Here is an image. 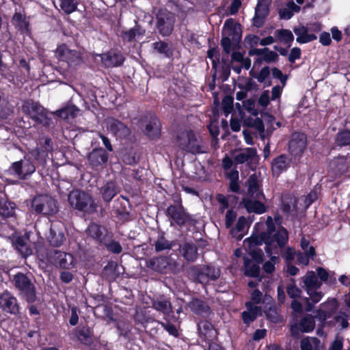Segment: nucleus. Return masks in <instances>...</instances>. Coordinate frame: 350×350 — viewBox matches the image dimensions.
Returning <instances> with one entry per match:
<instances>
[{"label":"nucleus","instance_id":"49","mask_svg":"<svg viewBox=\"0 0 350 350\" xmlns=\"http://www.w3.org/2000/svg\"><path fill=\"white\" fill-rule=\"evenodd\" d=\"M145 31L142 29L139 26L136 25L135 27L124 32V38L129 41L133 40L135 37L143 36Z\"/></svg>","mask_w":350,"mask_h":350},{"label":"nucleus","instance_id":"28","mask_svg":"<svg viewBox=\"0 0 350 350\" xmlns=\"http://www.w3.org/2000/svg\"><path fill=\"white\" fill-rule=\"evenodd\" d=\"M290 165V159L284 154L280 155L273 159L271 169L273 174L279 175L285 171Z\"/></svg>","mask_w":350,"mask_h":350},{"label":"nucleus","instance_id":"19","mask_svg":"<svg viewBox=\"0 0 350 350\" xmlns=\"http://www.w3.org/2000/svg\"><path fill=\"white\" fill-rule=\"evenodd\" d=\"M222 36L230 37L234 42H238L241 38V25L232 18L227 19L223 27Z\"/></svg>","mask_w":350,"mask_h":350},{"label":"nucleus","instance_id":"9","mask_svg":"<svg viewBox=\"0 0 350 350\" xmlns=\"http://www.w3.org/2000/svg\"><path fill=\"white\" fill-rule=\"evenodd\" d=\"M35 170L36 167L32 162L28 159H24L14 162L7 170V174L19 179H25Z\"/></svg>","mask_w":350,"mask_h":350},{"label":"nucleus","instance_id":"16","mask_svg":"<svg viewBox=\"0 0 350 350\" xmlns=\"http://www.w3.org/2000/svg\"><path fill=\"white\" fill-rule=\"evenodd\" d=\"M175 262L169 257L159 256L150 258L147 262V266L151 269L160 272L165 273L168 270H173Z\"/></svg>","mask_w":350,"mask_h":350},{"label":"nucleus","instance_id":"60","mask_svg":"<svg viewBox=\"0 0 350 350\" xmlns=\"http://www.w3.org/2000/svg\"><path fill=\"white\" fill-rule=\"evenodd\" d=\"M245 109L252 115L257 114L256 109H255V102L253 100L249 99L243 103Z\"/></svg>","mask_w":350,"mask_h":350},{"label":"nucleus","instance_id":"40","mask_svg":"<svg viewBox=\"0 0 350 350\" xmlns=\"http://www.w3.org/2000/svg\"><path fill=\"white\" fill-rule=\"evenodd\" d=\"M79 110L74 105H69L54 112L57 116L64 119L73 118L77 114Z\"/></svg>","mask_w":350,"mask_h":350},{"label":"nucleus","instance_id":"11","mask_svg":"<svg viewBox=\"0 0 350 350\" xmlns=\"http://www.w3.org/2000/svg\"><path fill=\"white\" fill-rule=\"evenodd\" d=\"M175 22L174 15L166 10H161L157 15V27L163 36H169L173 31Z\"/></svg>","mask_w":350,"mask_h":350},{"label":"nucleus","instance_id":"13","mask_svg":"<svg viewBox=\"0 0 350 350\" xmlns=\"http://www.w3.org/2000/svg\"><path fill=\"white\" fill-rule=\"evenodd\" d=\"M307 146V137L303 133H294L288 142V150L294 158L302 156Z\"/></svg>","mask_w":350,"mask_h":350},{"label":"nucleus","instance_id":"43","mask_svg":"<svg viewBox=\"0 0 350 350\" xmlns=\"http://www.w3.org/2000/svg\"><path fill=\"white\" fill-rule=\"evenodd\" d=\"M275 35L278 38V40L287 44L288 46L291 45V43L293 41L294 36L292 32L288 29H279L275 32Z\"/></svg>","mask_w":350,"mask_h":350},{"label":"nucleus","instance_id":"15","mask_svg":"<svg viewBox=\"0 0 350 350\" xmlns=\"http://www.w3.org/2000/svg\"><path fill=\"white\" fill-rule=\"evenodd\" d=\"M167 215L178 226H181L191 221V217L185 211L180 204L170 205L167 208Z\"/></svg>","mask_w":350,"mask_h":350},{"label":"nucleus","instance_id":"34","mask_svg":"<svg viewBox=\"0 0 350 350\" xmlns=\"http://www.w3.org/2000/svg\"><path fill=\"white\" fill-rule=\"evenodd\" d=\"M246 307L247 310L243 312L242 318L245 323L250 324L254 321L260 312V308L257 306H254L251 302L246 303Z\"/></svg>","mask_w":350,"mask_h":350},{"label":"nucleus","instance_id":"6","mask_svg":"<svg viewBox=\"0 0 350 350\" xmlns=\"http://www.w3.org/2000/svg\"><path fill=\"white\" fill-rule=\"evenodd\" d=\"M304 288L306 291L310 299L314 304H317L322 299L323 294L319 288L321 282H319L315 273L312 271H308L302 278Z\"/></svg>","mask_w":350,"mask_h":350},{"label":"nucleus","instance_id":"18","mask_svg":"<svg viewBox=\"0 0 350 350\" xmlns=\"http://www.w3.org/2000/svg\"><path fill=\"white\" fill-rule=\"evenodd\" d=\"M330 170L336 176L350 172V156H342L335 158L330 163Z\"/></svg>","mask_w":350,"mask_h":350},{"label":"nucleus","instance_id":"55","mask_svg":"<svg viewBox=\"0 0 350 350\" xmlns=\"http://www.w3.org/2000/svg\"><path fill=\"white\" fill-rule=\"evenodd\" d=\"M278 55L276 53L272 51H269L268 48H267V51H265L263 55V60L266 62H275L278 59Z\"/></svg>","mask_w":350,"mask_h":350},{"label":"nucleus","instance_id":"12","mask_svg":"<svg viewBox=\"0 0 350 350\" xmlns=\"http://www.w3.org/2000/svg\"><path fill=\"white\" fill-rule=\"evenodd\" d=\"M182 139L188 141V143L181 142L180 149L193 154H200L205 152L202 142L200 139L197 138L192 131H183V138Z\"/></svg>","mask_w":350,"mask_h":350},{"label":"nucleus","instance_id":"50","mask_svg":"<svg viewBox=\"0 0 350 350\" xmlns=\"http://www.w3.org/2000/svg\"><path fill=\"white\" fill-rule=\"evenodd\" d=\"M152 46L154 50L166 57H169L171 54L168 44L164 42H156L152 44Z\"/></svg>","mask_w":350,"mask_h":350},{"label":"nucleus","instance_id":"29","mask_svg":"<svg viewBox=\"0 0 350 350\" xmlns=\"http://www.w3.org/2000/svg\"><path fill=\"white\" fill-rule=\"evenodd\" d=\"M88 235L93 239L102 242L106 234V229L97 224L92 223L86 230Z\"/></svg>","mask_w":350,"mask_h":350},{"label":"nucleus","instance_id":"32","mask_svg":"<svg viewBox=\"0 0 350 350\" xmlns=\"http://www.w3.org/2000/svg\"><path fill=\"white\" fill-rule=\"evenodd\" d=\"M261 199H244L243 203L249 213L262 214L266 211L265 205L260 202Z\"/></svg>","mask_w":350,"mask_h":350},{"label":"nucleus","instance_id":"36","mask_svg":"<svg viewBox=\"0 0 350 350\" xmlns=\"http://www.w3.org/2000/svg\"><path fill=\"white\" fill-rule=\"evenodd\" d=\"M152 306L154 309L162 312L163 314H170L172 312L171 303L163 297L154 299L152 302Z\"/></svg>","mask_w":350,"mask_h":350},{"label":"nucleus","instance_id":"63","mask_svg":"<svg viewBox=\"0 0 350 350\" xmlns=\"http://www.w3.org/2000/svg\"><path fill=\"white\" fill-rule=\"evenodd\" d=\"M271 74L274 78L278 79L280 80L281 83L283 84V85H285L286 77L283 75L281 70L276 68H273L271 70Z\"/></svg>","mask_w":350,"mask_h":350},{"label":"nucleus","instance_id":"61","mask_svg":"<svg viewBox=\"0 0 350 350\" xmlns=\"http://www.w3.org/2000/svg\"><path fill=\"white\" fill-rule=\"evenodd\" d=\"M343 347V340L341 338L336 337L332 342L328 350H342Z\"/></svg>","mask_w":350,"mask_h":350},{"label":"nucleus","instance_id":"57","mask_svg":"<svg viewBox=\"0 0 350 350\" xmlns=\"http://www.w3.org/2000/svg\"><path fill=\"white\" fill-rule=\"evenodd\" d=\"M234 42L231 38L227 36H222L221 46L224 51L227 53L231 51L232 42Z\"/></svg>","mask_w":350,"mask_h":350},{"label":"nucleus","instance_id":"47","mask_svg":"<svg viewBox=\"0 0 350 350\" xmlns=\"http://www.w3.org/2000/svg\"><path fill=\"white\" fill-rule=\"evenodd\" d=\"M336 142L340 146L350 145V131L344 130L338 132L336 135Z\"/></svg>","mask_w":350,"mask_h":350},{"label":"nucleus","instance_id":"21","mask_svg":"<svg viewBox=\"0 0 350 350\" xmlns=\"http://www.w3.org/2000/svg\"><path fill=\"white\" fill-rule=\"evenodd\" d=\"M314 327L315 321L313 317L307 315L301 319L298 324L291 326V334L293 336H297L299 331L305 333L310 332L314 329Z\"/></svg>","mask_w":350,"mask_h":350},{"label":"nucleus","instance_id":"48","mask_svg":"<svg viewBox=\"0 0 350 350\" xmlns=\"http://www.w3.org/2000/svg\"><path fill=\"white\" fill-rule=\"evenodd\" d=\"M315 255V250L314 247H310L308 252L303 253H298L297 254V261L304 265H307L309 263V258H313Z\"/></svg>","mask_w":350,"mask_h":350},{"label":"nucleus","instance_id":"20","mask_svg":"<svg viewBox=\"0 0 350 350\" xmlns=\"http://www.w3.org/2000/svg\"><path fill=\"white\" fill-rule=\"evenodd\" d=\"M269 0H258L255 9V15L253 18V24L257 27H260L265 23L266 17L269 12Z\"/></svg>","mask_w":350,"mask_h":350},{"label":"nucleus","instance_id":"44","mask_svg":"<svg viewBox=\"0 0 350 350\" xmlns=\"http://www.w3.org/2000/svg\"><path fill=\"white\" fill-rule=\"evenodd\" d=\"M155 251L157 252L166 250H170L174 245L173 241L167 240L163 236H159L154 242Z\"/></svg>","mask_w":350,"mask_h":350},{"label":"nucleus","instance_id":"35","mask_svg":"<svg viewBox=\"0 0 350 350\" xmlns=\"http://www.w3.org/2000/svg\"><path fill=\"white\" fill-rule=\"evenodd\" d=\"M321 342L316 337L306 336L300 341L301 350H320Z\"/></svg>","mask_w":350,"mask_h":350},{"label":"nucleus","instance_id":"54","mask_svg":"<svg viewBox=\"0 0 350 350\" xmlns=\"http://www.w3.org/2000/svg\"><path fill=\"white\" fill-rule=\"evenodd\" d=\"M237 217V214L232 210L227 211L225 218V226L226 228H230Z\"/></svg>","mask_w":350,"mask_h":350},{"label":"nucleus","instance_id":"64","mask_svg":"<svg viewBox=\"0 0 350 350\" xmlns=\"http://www.w3.org/2000/svg\"><path fill=\"white\" fill-rule=\"evenodd\" d=\"M270 74V70L268 66L264 67L259 72L257 77L258 81L260 82H264Z\"/></svg>","mask_w":350,"mask_h":350},{"label":"nucleus","instance_id":"5","mask_svg":"<svg viewBox=\"0 0 350 350\" xmlns=\"http://www.w3.org/2000/svg\"><path fill=\"white\" fill-rule=\"evenodd\" d=\"M13 284L22 298L29 303L35 301L36 299L35 286L25 274L21 273L16 274L13 278Z\"/></svg>","mask_w":350,"mask_h":350},{"label":"nucleus","instance_id":"23","mask_svg":"<svg viewBox=\"0 0 350 350\" xmlns=\"http://www.w3.org/2000/svg\"><path fill=\"white\" fill-rule=\"evenodd\" d=\"M108 155L103 148L93 150L88 155V161L93 167L103 165L107 163Z\"/></svg>","mask_w":350,"mask_h":350},{"label":"nucleus","instance_id":"45","mask_svg":"<svg viewBox=\"0 0 350 350\" xmlns=\"http://www.w3.org/2000/svg\"><path fill=\"white\" fill-rule=\"evenodd\" d=\"M13 113V107L9 102L0 96V118L5 119Z\"/></svg>","mask_w":350,"mask_h":350},{"label":"nucleus","instance_id":"26","mask_svg":"<svg viewBox=\"0 0 350 350\" xmlns=\"http://www.w3.org/2000/svg\"><path fill=\"white\" fill-rule=\"evenodd\" d=\"M100 193L103 200L109 202L117 195L118 189L113 181H108L100 189Z\"/></svg>","mask_w":350,"mask_h":350},{"label":"nucleus","instance_id":"27","mask_svg":"<svg viewBox=\"0 0 350 350\" xmlns=\"http://www.w3.org/2000/svg\"><path fill=\"white\" fill-rule=\"evenodd\" d=\"M198 331L205 340H213L217 336V331L213 328V325L207 321H201L198 324Z\"/></svg>","mask_w":350,"mask_h":350},{"label":"nucleus","instance_id":"25","mask_svg":"<svg viewBox=\"0 0 350 350\" xmlns=\"http://www.w3.org/2000/svg\"><path fill=\"white\" fill-rule=\"evenodd\" d=\"M256 156V150L253 148H247L234 152L233 159L237 164H242L252 161Z\"/></svg>","mask_w":350,"mask_h":350},{"label":"nucleus","instance_id":"37","mask_svg":"<svg viewBox=\"0 0 350 350\" xmlns=\"http://www.w3.org/2000/svg\"><path fill=\"white\" fill-rule=\"evenodd\" d=\"M15 204L5 200H0V216L3 218L12 217L15 214Z\"/></svg>","mask_w":350,"mask_h":350},{"label":"nucleus","instance_id":"39","mask_svg":"<svg viewBox=\"0 0 350 350\" xmlns=\"http://www.w3.org/2000/svg\"><path fill=\"white\" fill-rule=\"evenodd\" d=\"M160 122L156 118H152L146 124L145 129L146 134L151 138L159 137L160 133Z\"/></svg>","mask_w":350,"mask_h":350},{"label":"nucleus","instance_id":"17","mask_svg":"<svg viewBox=\"0 0 350 350\" xmlns=\"http://www.w3.org/2000/svg\"><path fill=\"white\" fill-rule=\"evenodd\" d=\"M0 308L5 312L16 314L19 311L17 299L10 292L0 294Z\"/></svg>","mask_w":350,"mask_h":350},{"label":"nucleus","instance_id":"41","mask_svg":"<svg viewBox=\"0 0 350 350\" xmlns=\"http://www.w3.org/2000/svg\"><path fill=\"white\" fill-rule=\"evenodd\" d=\"M191 310L198 314H207L209 312V307L202 301L193 299L190 303Z\"/></svg>","mask_w":350,"mask_h":350},{"label":"nucleus","instance_id":"53","mask_svg":"<svg viewBox=\"0 0 350 350\" xmlns=\"http://www.w3.org/2000/svg\"><path fill=\"white\" fill-rule=\"evenodd\" d=\"M288 296L293 299L300 297L301 291L295 284H288L286 288Z\"/></svg>","mask_w":350,"mask_h":350},{"label":"nucleus","instance_id":"8","mask_svg":"<svg viewBox=\"0 0 350 350\" xmlns=\"http://www.w3.org/2000/svg\"><path fill=\"white\" fill-rule=\"evenodd\" d=\"M46 260L49 263L58 266L62 269H70L75 265V260L72 254L57 250L48 251Z\"/></svg>","mask_w":350,"mask_h":350},{"label":"nucleus","instance_id":"10","mask_svg":"<svg viewBox=\"0 0 350 350\" xmlns=\"http://www.w3.org/2000/svg\"><path fill=\"white\" fill-rule=\"evenodd\" d=\"M321 30V26L318 23L311 24L308 26L299 25L293 29L297 36L296 41L300 44H305L312 42L317 38L316 32Z\"/></svg>","mask_w":350,"mask_h":350},{"label":"nucleus","instance_id":"52","mask_svg":"<svg viewBox=\"0 0 350 350\" xmlns=\"http://www.w3.org/2000/svg\"><path fill=\"white\" fill-rule=\"evenodd\" d=\"M279 258L276 256H272L270 260L266 262L263 265V270L267 273H272L275 269V265L278 261Z\"/></svg>","mask_w":350,"mask_h":350},{"label":"nucleus","instance_id":"24","mask_svg":"<svg viewBox=\"0 0 350 350\" xmlns=\"http://www.w3.org/2000/svg\"><path fill=\"white\" fill-rule=\"evenodd\" d=\"M101 61L106 67H115L120 66L124 60L120 53L109 51L100 55Z\"/></svg>","mask_w":350,"mask_h":350},{"label":"nucleus","instance_id":"56","mask_svg":"<svg viewBox=\"0 0 350 350\" xmlns=\"http://www.w3.org/2000/svg\"><path fill=\"white\" fill-rule=\"evenodd\" d=\"M161 326L172 336H177L178 335V330L175 325L170 323H160Z\"/></svg>","mask_w":350,"mask_h":350},{"label":"nucleus","instance_id":"14","mask_svg":"<svg viewBox=\"0 0 350 350\" xmlns=\"http://www.w3.org/2000/svg\"><path fill=\"white\" fill-rule=\"evenodd\" d=\"M55 54L60 61L67 62L69 66L79 64L82 61L81 52L77 50H72L66 44L59 46L56 49Z\"/></svg>","mask_w":350,"mask_h":350},{"label":"nucleus","instance_id":"30","mask_svg":"<svg viewBox=\"0 0 350 350\" xmlns=\"http://www.w3.org/2000/svg\"><path fill=\"white\" fill-rule=\"evenodd\" d=\"M180 252L187 261H194L198 256L197 247L192 243H185L180 245Z\"/></svg>","mask_w":350,"mask_h":350},{"label":"nucleus","instance_id":"2","mask_svg":"<svg viewBox=\"0 0 350 350\" xmlns=\"http://www.w3.org/2000/svg\"><path fill=\"white\" fill-rule=\"evenodd\" d=\"M68 202L72 207L80 211L92 213L96 211L97 205L92 197L83 191H72L68 195Z\"/></svg>","mask_w":350,"mask_h":350},{"label":"nucleus","instance_id":"38","mask_svg":"<svg viewBox=\"0 0 350 350\" xmlns=\"http://www.w3.org/2000/svg\"><path fill=\"white\" fill-rule=\"evenodd\" d=\"M247 221L245 217L242 216L238 219L235 228H232L230 230L232 236L237 239H241L245 234L247 228Z\"/></svg>","mask_w":350,"mask_h":350},{"label":"nucleus","instance_id":"46","mask_svg":"<svg viewBox=\"0 0 350 350\" xmlns=\"http://www.w3.org/2000/svg\"><path fill=\"white\" fill-rule=\"evenodd\" d=\"M77 0H61L60 7L66 14H70L77 10Z\"/></svg>","mask_w":350,"mask_h":350},{"label":"nucleus","instance_id":"22","mask_svg":"<svg viewBox=\"0 0 350 350\" xmlns=\"http://www.w3.org/2000/svg\"><path fill=\"white\" fill-rule=\"evenodd\" d=\"M106 125L107 130L118 137H125L130 133L129 129L116 119L108 118L106 120Z\"/></svg>","mask_w":350,"mask_h":350},{"label":"nucleus","instance_id":"51","mask_svg":"<svg viewBox=\"0 0 350 350\" xmlns=\"http://www.w3.org/2000/svg\"><path fill=\"white\" fill-rule=\"evenodd\" d=\"M222 107L226 116L230 113L233 109V98L230 96H226L222 100Z\"/></svg>","mask_w":350,"mask_h":350},{"label":"nucleus","instance_id":"42","mask_svg":"<svg viewBox=\"0 0 350 350\" xmlns=\"http://www.w3.org/2000/svg\"><path fill=\"white\" fill-rule=\"evenodd\" d=\"M65 240L64 233L62 231H56L55 228H51L49 241L53 246H60Z\"/></svg>","mask_w":350,"mask_h":350},{"label":"nucleus","instance_id":"31","mask_svg":"<svg viewBox=\"0 0 350 350\" xmlns=\"http://www.w3.org/2000/svg\"><path fill=\"white\" fill-rule=\"evenodd\" d=\"M12 22L16 29L25 33H29V22L25 15L22 13L16 12L13 17Z\"/></svg>","mask_w":350,"mask_h":350},{"label":"nucleus","instance_id":"59","mask_svg":"<svg viewBox=\"0 0 350 350\" xmlns=\"http://www.w3.org/2000/svg\"><path fill=\"white\" fill-rule=\"evenodd\" d=\"M269 92L268 90H265L260 95L258 100V103L262 107H266L269 103Z\"/></svg>","mask_w":350,"mask_h":350},{"label":"nucleus","instance_id":"3","mask_svg":"<svg viewBox=\"0 0 350 350\" xmlns=\"http://www.w3.org/2000/svg\"><path fill=\"white\" fill-rule=\"evenodd\" d=\"M187 273L195 281L203 285L215 281L220 275V270L211 265L191 266Z\"/></svg>","mask_w":350,"mask_h":350},{"label":"nucleus","instance_id":"1","mask_svg":"<svg viewBox=\"0 0 350 350\" xmlns=\"http://www.w3.org/2000/svg\"><path fill=\"white\" fill-rule=\"evenodd\" d=\"M267 229L260 234H253L250 237L245 240V245H248L252 260L245 259V274L251 277H258L260 272L259 265L263 260V254L261 250L256 251L255 247L265 244V252L269 256L278 254L280 248L283 247L288 241V235L287 230L278 226L275 228L273 219L269 216L266 221Z\"/></svg>","mask_w":350,"mask_h":350},{"label":"nucleus","instance_id":"58","mask_svg":"<svg viewBox=\"0 0 350 350\" xmlns=\"http://www.w3.org/2000/svg\"><path fill=\"white\" fill-rule=\"evenodd\" d=\"M301 57V50L298 47H294L291 49L288 55V61L291 63H294L295 60L299 59Z\"/></svg>","mask_w":350,"mask_h":350},{"label":"nucleus","instance_id":"4","mask_svg":"<svg viewBox=\"0 0 350 350\" xmlns=\"http://www.w3.org/2000/svg\"><path fill=\"white\" fill-rule=\"evenodd\" d=\"M31 211L37 214L53 215L58 211L57 203L49 195H36L31 200Z\"/></svg>","mask_w":350,"mask_h":350},{"label":"nucleus","instance_id":"7","mask_svg":"<svg viewBox=\"0 0 350 350\" xmlns=\"http://www.w3.org/2000/svg\"><path fill=\"white\" fill-rule=\"evenodd\" d=\"M22 110L36 122L49 125L50 118L48 117V111L38 103L27 100L23 104Z\"/></svg>","mask_w":350,"mask_h":350},{"label":"nucleus","instance_id":"62","mask_svg":"<svg viewBox=\"0 0 350 350\" xmlns=\"http://www.w3.org/2000/svg\"><path fill=\"white\" fill-rule=\"evenodd\" d=\"M107 247L109 251L115 254H120L122 252L121 245L116 241H111L107 245Z\"/></svg>","mask_w":350,"mask_h":350},{"label":"nucleus","instance_id":"33","mask_svg":"<svg viewBox=\"0 0 350 350\" xmlns=\"http://www.w3.org/2000/svg\"><path fill=\"white\" fill-rule=\"evenodd\" d=\"M248 195L254 199H262L264 198L262 193L258 178L255 175H252L248 179Z\"/></svg>","mask_w":350,"mask_h":350}]
</instances>
